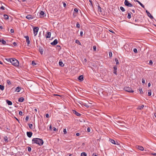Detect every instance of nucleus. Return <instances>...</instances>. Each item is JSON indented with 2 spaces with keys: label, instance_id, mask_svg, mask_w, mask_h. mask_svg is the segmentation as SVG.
Here are the masks:
<instances>
[{
  "label": "nucleus",
  "instance_id": "54",
  "mask_svg": "<svg viewBox=\"0 0 156 156\" xmlns=\"http://www.w3.org/2000/svg\"><path fill=\"white\" fill-rule=\"evenodd\" d=\"M87 131L88 132H90V129L89 127H88L87 129Z\"/></svg>",
  "mask_w": 156,
  "mask_h": 156
},
{
  "label": "nucleus",
  "instance_id": "62",
  "mask_svg": "<svg viewBox=\"0 0 156 156\" xmlns=\"http://www.w3.org/2000/svg\"><path fill=\"white\" fill-rule=\"evenodd\" d=\"M92 156H98L97 155L95 154H92Z\"/></svg>",
  "mask_w": 156,
  "mask_h": 156
},
{
  "label": "nucleus",
  "instance_id": "38",
  "mask_svg": "<svg viewBox=\"0 0 156 156\" xmlns=\"http://www.w3.org/2000/svg\"><path fill=\"white\" fill-rule=\"evenodd\" d=\"M76 43L78 44L79 45L81 44L80 43V41L77 40H76Z\"/></svg>",
  "mask_w": 156,
  "mask_h": 156
},
{
  "label": "nucleus",
  "instance_id": "43",
  "mask_svg": "<svg viewBox=\"0 0 156 156\" xmlns=\"http://www.w3.org/2000/svg\"><path fill=\"white\" fill-rule=\"evenodd\" d=\"M19 114L21 116L23 115V112L21 111H20L19 112Z\"/></svg>",
  "mask_w": 156,
  "mask_h": 156
},
{
  "label": "nucleus",
  "instance_id": "53",
  "mask_svg": "<svg viewBox=\"0 0 156 156\" xmlns=\"http://www.w3.org/2000/svg\"><path fill=\"white\" fill-rule=\"evenodd\" d=\"M29 119V117L28 116H26V117L25 120L27 121Z\"/></svg>",
  "mask_w": 156,
  "mask_h": 156
},
{
  "label": "nucleus",
  "instance_id": "58",
  "mask_svg": "<svg viewBox=\"0 0 156 156\" xmlns=\"http://www.w3.org/2000/svg\"><path fill=\"white\" fill-rule=\"evenodd\" d=\"M46 118H49V114H46Z\"/></svg>",
  "mask_w": 156,
  "mask_h": 156
},
{
  "label": "nucleus",
  "instance_id": "6",
  "mask_svg": "<svg viewBox=\"0 0 156 156\" xmlns=\"http://www.w3.org/2000/svg\"><path fill=\"white\" fill-rule=\"evenodd\" d=\"M26 17L28 20H31L34 19L35 18V16L34 15L29 14Z\"/></svg>",
  "mask_w": 156,
  "mask_h": 156
},
{
  "label": "nucleus",
  "instance_id": "14",
  "mask_svg": "<svg viewBox=\"0 0 156 156\" xmlns=\"http://www.w3.org/2000/svg\"><path fill=\"white\" fill-rule=\"evenodd\" d=\"M73 113L78 116H80L81 115V114L76 112V110H73Z\"/></svg>",
  "mask_w": 156,
  "mask_h": 156
},
{
  "label": "nucleus",
  "instance_id": "10",
  "mask_svg": "<svg viewBox=\"0 0 156 156\" xmlns=\"http://www.w3.org/2000/svg\"><path fill=\"white\" fill-rule=\"evenodd\" d=\"M113 69V73L115 74L116 75H117V66H114Z\"/></svg>",
  "mask_w": 156,
  "mask_h": 156
},
{
  "label": "nucleus",
  "instance_id": "4",
  "mask_svg": "<svg viewBox=\"0 0 156 156\" xmlns=\"http://www.w3.org/2000/svg\"><path fill=\"white\" fill-rule=\"evenodd\" d=\"M125 5L129 7H132L133 6V5L131 3H129V2L127 0H125L124 2Z\"/></svg>",
  "mask_w": 156,
  "mask_h": 156
},
{
  "label": "nucleus",
  "instance_id": "27",
  "mask_svg": "<svg viewBox=\"0 0 156 156\" xmlns=\"http://www.w3.org/2000/svg\"><path fill=\"white\" fill-rule=\"evenodd\" d=\"M4 86L0 85V89L2 90H4Z\"/></svg>",
  "mask_w": 156,
  "mask_h": 156
},
{
  "label": "nucleus",
  "instance_id": "3",
  "mask_svg": "<svg viewBox=\"0 0 156 156\" xmlns=\"http://www.w3.org/2000/svg\"><path fill=\"white\" fill-rule=\"evenodd\" d=\"M124 90L126 91L129 93H133L134 91L133 90L131 87H126L124 88Z\"/></svg>",
  "mask_w": 156,
  "mask_h": 156
},
{
  "label": "nucleus",
  "instance_id": "30",
  "mask_svg": "<svg viewBox=\"0 0 156 156\" xmlns=\"http://www.w3.org/2000/svg\"><path fill=\"white\" fill-rule=\"evenodd\" d=\"M115 62H116V64L117 65H119V63L118 61V60L117 58H115Z\"/></svg>",
  "mask_w": 156,
  "mask_h": 156
},
{
  "label": "nucleus",
  "instance_id": "24",
  "mask_svg": "<svg viewBox=\"0 0 156 156\" xmlns=\"http://www.w3.org/2000/svg\"><path fill=\"white\" fill-rule=\"evenodd\" d=\"M109 141L112 144H116L115 143V141L114 140H112V139H110Z\"/></svg>",
  "mask_w": 156,
  "mask_h": 156
},
{
  "label": "nucleus",
  "instance_id": "51",
  "mask_svg": "<svg viewBox=\"0 0 156 156\" xmlns=\"http://www.w3.org/2000/svg\"><path fill=\"white\" fill-rule=\"evenodd\" d=\"M32 64L34 66L35 65H36V64L35 63L34 61H32Z\"/></svg>",
  "mask_w": 156,
  "mask_h": 156
},
{
  "label": "nucleus",
  "instance_id": "17",
  "mask_svg": "<svg viewBox=\"0 0 156 156\" xmlns=\"http://www.w3.org/2000/svg\"><path fill=\"white\" fill-rule=\"evenodd\" d=\"M6 102L9 105H12V102L10 101L7 100H6Z\"/></svg>",
  "mask_w": 156,
  "mask_h": 156
},
{
  "label": "nucleus",
  "instance_id": "56",
  "mask_svg": "<svg viewBox=\"0 0 156 156\" xmlns=\"http://www.w3.org/2000/svg\"><path fill=\"white\" fill-rule=\"evenodd\" d=\"M83 35V32L82 31H81L80 33V35L81 37H82Z\"/></svg>",
  "mask_w": 156,
  "mask_h": 156
},
{
  "label": "nucleus",
  "instance_id": "47",
  "mask_svg": "<svg viewBox=\"0 0 156 156\" xmlns=\"http://www.w3.org/2000/svg\"><path fill=\"white\" fill-rule=\"evenodd\" d=\"M63 132L65 134H66L67 133L66 130V129H63Z\"/></svg>",
  "mask_w": 156,
  "mask_h": 156
},
{
  "label": "nucleus",
  "instance_id": "7",
  "mask_svg": "<svg viewBox=\"0 0 156 156\" xmlns=\"http://www.w3.org/2000/svg\"><path fill=\"white\" fill-rule=\"evenodd\" d=\"M39 51L41 55L43 54L44 51V47L42 46H40L39 48Z\"/></svg>",
  "mask_w": 156,
  "mask_h": 156
},
{
  "label": "nucleus",
  "instance_id": "18",
  "mask_svg": "<svg viewBox=\"0 0 156 156\" xmlns=\"http://www.w3.org/2000/svg\"><path fill=\"white\" fill-rule=\"evenodd\" d=\"M21 90L20 87H18L16 88V90L15 91L17 92H19L20 90Z\"/></svg>",
  "mask_w": 156,
  "mask_h": 156
},
{
  "label": "nucleus",
  "instance_id": "55",
  "mask_svg": "<svg viewBox=\"0 0 156 156\" xmlns=\"http://www.w3.org/2000/svg\"><path fill=\"white\" fill-rule=\"evenodd\" d=\"M142 83H145V80H144V79H142Z\"/></svg>",
  "mask_w": 156,
  "mask_h": 156
},
{
  "label": "nucleus",
  "instance_id": "11",
  "mask_svg": "<svg viewBox=\"0 0 156 156\" xmlns=\"http://www.w3.org/2000/svg\"><path fill=\"white\" fill-rule=\"evenodd\" d=\"M58 43V41L57 39H55L53 42L51 43V44L52 45H56Z\"/></svg>",
  "mask_w": 156,
  "mask_h": 156
},
{
  "label": "nucleus",
  "instance_id": "64",
  "mask_svg": "<svg viewBox=\"0 0 156 156\" xmlns=\"http://www.w3.org/2000/svg\"><path fill=\"white\" fill-rule=\"evenodd\" d=\"M49 129L50 130H51L52 129V126H51V125H50L49 126Z\"/></svg>",
  "mask_w": 156,
  "mask_h": 156
},
{
  "label": "nucleus",
  "instance_id": "42",
  "mask_svg": "<svg viewBox=\"0 0 156 156\" xmlns=\"http://www.w3.org/2000/svg\"><path fill=\"white\" fill-rule=\"evenodd\" d=\"M133 51L135 53H136L137 52V50L136 48H134L133 49Z\"/></svg>",
  "mask_w": 156,
  "mask_h": 156
},
{
  "label": "nucleus",
  "instance_id": "26",
  "mask_svg": "<svg viewBox=\"0 0 156 156\" xmlns=\"http://www.w3.org/2000/svg\"><path fill=\"white\" fill-rule=\"evenodd\" d=\"M131 12L128 13V15L127 16V18L129 19H130L131 18Z\"/></svg>",
  "mask_w": 156,
  "mask_h": 156
},
{
  "label": "nucleus",
  "instance_id": "45",
  "mask_svg": "<svg viewBox=\"0 0 156 156\" xmlns=\"http://www.w3.org/2000/svg\"><path fill=\"white\" fill-rule=\"evenodd\" d=\"M74 11L76 12V13H77L78 12V10L76 8H75L74 9Z\"/></svg>",
  "mask_w": 156,
  "mask_h": 156
},
{
  "label": "nucleus",
  "instance_id": "9",
  "mask_svg": "<svg viewBox=\"0 0 156 156\" xmlns=\"http://www.w3.org/2000/svg\"><path fill=\"white\" fill-rule=\"evenodd\" d=\"M146 12L147 13L148 16L151 19H154L153 17L151 15L150 13L147 10H146Z\"/></svg>",
  "mask_w": 156,
  "mask_h": 156
},
{
  "label": "nucleus",
  "instance_id": "39",
  "mask_svg": "<svg viewBox=\"0 0 156 156\" xmlns=\"http://www.w3.org/2000/svg\"><path fill=\"white\" fill-rule=\"evenodd\" d=\"M149 65H153V61H152V60H150V61H149Z\"/></svg>",
  "mask_w": 156,
  "mask_h": 156
},
{
  "label": "nucleus",
  "instance_id": "49",
  "mask_svg": "<svg viewBox=\"0 0 156 156\" xmlns=\"http://www.w3.org/2000/svg\"><path fill=\"white\" fill-rule=\"evenodd\" d=\"M5 59L8 62H11V58H5Z\"/></svg>",
  "mask_w": 156,
  "mask_h": 156
},
{
  "label": "nucleus",
  "instance_id": "23",
  "mask_svg": "<svg viewBox=\"0 0 156 156\" xmlns=\"http://www.w3.org/2000/svg\"><path fill=\"white\" fill-rule=\"evenodd\" d=\"M39 14H40V16H44V13L43 11H41L40 12Z\"/></svg>",
  "mask_w": 156,
  "mask_h": 156
},
{
  "label": "nucleus",
  "instance_id": "19",
  "mask_svg": "<svg viewBox=\"0 0 156 156\" xmlns=\"http://www.w3.org/2000/svg\"><path fill=\"white\" fill-rule=\"evenodd\" d=\"M138 146V147L137 148L140 150H141V151H143L144 150V147H142V146Z\"/></svg>",
  "mask_w": 156,
  "mask_h": 156
},
{
  "label": "nucleus",
  "instance_id": "63",
  "mask_svg": "<svg viewBox=\"0 0 156 156\" xmlns=\"http://www.w3.org/2000/svg\"><path fill=\"white\" fill-rule=\"evenodd\" d=\"M151 154L154 156H156V153H151Z\"/></svg>",
  "mask_w": 156,
  "mask_h": 156
},
{
  "label": "nucleus",
  "instance_id": "57",
  "mask_svg": "<svg viewBox=\"0 0 156 156\" xmlns=\"http://www.w3.org/2000/svg\"><path fill=\"white\" fill-rule=\"evenodd\" d=\"M53 129L54 131H57V129L55 127H53Z\"/></svg>",
  "mask_w": 156,
  "mask_h": 156
},
{
  "label": "nucleus",
  "instance_id": "44",
  "mask_svg": "<svg viewBox=\"0 0 156 156\" xmlns=\"http://www.w3.org/2000/svg\"><path fill=\"white\" fill-rule=\"evenodd\" d=\"M80 24L79 23L77 22V23H76V27H78V28H80Z\"/></svg>",
  "mask_w": 156,
  "mask_h": 156
},
{
  "label": "nucleus",
  "instance_id": "37",
  "mask_svg": "<svg viewBox=\"0 0 156 156\" xmlns=\"http://www.w3.org/2000/svg\"><path fill=\"white\" fill-rule=\"evenodd\" d=\"M149 91L148 92V96H150L151 94V90H149Z\"/></svg>",
  "mask_w": 156,
  "mask_h": 156
},
{
  "label": "nucleus",
  "instance_id": "32",
  "mask_svg": "<svg viewBox=\"0 0 156 156\" xmlns=\"http://www.w3.org/2000/svg\"><path fill=\"white\" fill-rule=\"evenodd\" d=\"M4 16L5 19L7 20L9 19V16L8 15H4Z\"/></svg>",
  "mask_w": 156,
  "mask_h": 156
},
{
  "label": "nucleus",
  "instance_id": "33",
  "mask_svg": "<svg viewBox=\"0 0 156 156\" xmlns=\"http://www.w3.org/2000/svg\"><path fill=\"white\" fill-rule=\"evenodd\" d=\"M120 9L122 12H124L125 11V9L122 7L121 6L120 7Z\"/></svg>",
  "mask_w": 156,
  "mask_h": 156
},
{
  "label": "nucleus",
  "instance_id": "59",
  "mask_svg": "<svg viewBox=\"0 0 156 156\" xmlns=\"http://www.w3.org/2000/svg\"><path fill=\"white\" fill-rule=\"evenodd\" d=\"M10 32L11 33H13L14 32V30L13 29H11L10 30Z\"/></svg>",
  "mask_w": 156,
  "mask_h": 156
},
{
  "label": "nucleus",
  "instance_id": "35",
  "mask_svg": "<svg viewBox=\"0 0 156 156\" xmlns=\"http://www.w3.org/2000/svg\"><path fill=\"white\" fill-rule=\"evenodd\" d=\"M4 140L5 142H8V137H7V136H5L4 137Z\"/></svg>",
  "mask_w": 156,
  "mask_h": 156
},
{
  "label": "nucleus",
  "instance_id": "29",
  "mask_svg": "<svg viewBox=\"0 0 156 156\" xmlns=\"http://www.w3.org/2000/svg\"><path fill=\"white\" fill-rule=\"evenodd\" d=\"M7 83L9 85H11L12 84V83H11L10 81L9 80H7L6 81Z\"/></svg>",
  "mask_w": 156,
  "mask_h": 156
},
{
  "label": "nucleus",
  "instance_id": "13",
  "mask_svg": "<svg viewBox=\"0 0 156 156\" xmlns=\"http://www.w3.org/2000/svg\"><path fill=\"white\" fill-rule=\"evenodd\" d=\"M51 33L50 32H47L45 35L46 38H49L50 37Z\"/></svg>",
  "mask_w": 156,
  "mask_h": 156
},
{
  "label": "nucleus",
  "instance_id": "2",
  "mask_svg": "<svg viewBox=\"0 0 156 156\" xmlns=\"http://www.w3.org/2000/svg\"><path fill=\"white\" fill-rule=\"evenodd\" d=\"M10 62L12 64L15 66L17 67L19 66V62L18 60L14 58H11Z\"/></svg>",
  "mask_w": 156,
  "mask_h": 156
},
{
  "label": "nucleus",
  "instance_id": "50",
  "mask_svg": "<svg viewBox=\"0 0 156 156\" xmlns=\"http://www.w3.org/2000/svg\"><path fill=\"white\" fill-rule=\"evenodd\" d=\"M0 9L2 10H4L5 9V7L3 6H2L0 7Z\"/></svg>",
  "mask_w": 156,
  "mask_h": 156
},
{
  "label": "nucleus",
  "instance_id": "36",
  "mask_svg": "<svg viewBox=\"0 0 156 156\" xmlns=\"http://www.w3.org/2000/svg\"><path fill=\"white\" fill-rule=\"evenodd\" d=\"M93 48L94 51H96V47L95 45L93 46Z\"/></svg>",
  "mask_w": 156,
  "mask_h": 156
},
{
  "label": "nucleus",
  "instance_id": "40",
  "mask_svg": "<svg viewBox=\"0 0 156 156\" xmlns=\"http://www.w3.org/2000/svg\"><path fill=\"white\" fill-rule=\"evenodd\" d=\"M83 105L87 108H88L89 107V106L86 103H83Z\"/></svg>",
  "mask_w": 156,
  "mask_h": 156
},
{
  "label": "nucleus",
  "instance_id": "8",
  "mask_svg": "<svg viewBox=\"0 0 156 156\" xmlns=\"http://www.w3.org/2000/svg\"><path fill=\"white\" fill-rule=\"evenodd\" d=\"M26 39V42L27 43L28 46H29V44H30V41L29 40V38L28 36H27L24 37Z\"/></svg>",
  "mask_w": 156,
  "mask_h": 156
},
{
  "label": "nucleus",
  "instance_id": "22",
  "mask_svg": "<svg viewBox=\"0 0 156 156\" xmlns=\"http://www.w3.org/2000/svg\"><path fill=\"white\" fill-rule=\"evenodd\" d=\"M0 41L1 42H2V44L4 45L6 43V41L3 39H2V40L0 39Z\"/></svg>",
  "mask_w": 156,
  "mask_h": 156
},
{
  "label": "nucleus",
  "instance_id": "46",
  "mask_svg": "<svg viewBox=\"0 0 156 156\" xmlns=\"http://www.w3.org/2000/svg\"><path fill=\"white\" fill-rule=\"evenodd\" d=\"M28 150L29 152L31 151V148L30 147H28Z\"/></svg>",
  "mask_w": 156,
  "mask_h": 156
},
{
  "label": "nucleus",
  "instance_id": "52",
  "mask_svg": "<svg viewBox=\"0 0 156 156\" xmlns=\"http://www.w3.org/2000/svg\"><path fill=\"white\" fill-rule=\"evenodd\" d=\"M139 90L141 94H143V92L142 89H140Z\"/></svg>",
  "mask_w": 156,
  "mask_h": 156
},
{
  "label": "nucleus",
  "instance_id": "61",
  "mask_svg": "<svg viewBox=\"0 0 156 156\" xmlns=\"http://www.w3.org/2000/svg\"><path fill=\"white\" fill-rule=\"evenodd\" d=\"M76 135L77 136H78L80 135V134L79 133H77L76 134Z\"/></svg>",
  "mask_w": 156,
  "mask_h": 156
},
{
  "label": "nucleus",
  "instance_id": "16",
  "mask_svg": "<svg viewBox=\"0 0 156 156\" xmlns=\"http://www.w3.org/2000/svg\"><path fill=\"white\" fill-rule=\"evenodd\" d=\"M24 98L23 97H21L19 98L18 101L19 102H22L23 101Z\"/></svg>",
  "mask_w": 156,
  "mask_h": 156
},
{
  "label": "nucleus",
  "instance_id": "41",
  "mask_svg": "<svg viewBox=\"0 0 156 156\" xmlns=\"http://www.w3.org/2000/svg\"><path fill=\"white\" fill-rule=\"evenodd\" d=\"M109 56L111 58L112 56V53L111 51H109Z\"/></svg>",
  "mask_w": 156,
  "mask_h": 156
},
{
  "label": "nucleus",
  "instance_id": "12",
  "mask_svg": "<svg viewBox=\"0 0 156 156\" xmlns=\"http://www.w3.org/2000/svg\"><path fill=\"white\" fill-rule=\"evenodd\" d=\"M27 135L28 137L30 138L32 135L33 133L31 132H27Z\"/></svg>",
  "mask_w": 156,
  "mask_h": 156
},
{
  "label": "nucleus",
  "instance_id": "25",
  "mask_svg": "<svg viewBox=\"0 0 156 156\" xmlns=\"http://www.w3.org/2000/svg\"><path fill=\"white\" fill-rule=\"evenodd\" d=\"M137 2L140 5V6L142 7H143V8H144L145 7L144 5L143 4H142L140 2L138 1Z\"/></svg>",
  "mask_w": 156,
  "mask_h": 156
},
{
  "label": "nucleus",
  "instance_id": "34",
  "mask_svg": "<svg viewBox=\"0 0 156 156\" xmlns=\"http://www.w3.org/2000/svg\"><path fill=\"white\" fill-rule=\"evenodd\" d=\"M28 125H29V127L30 128V129H33V128H32V127L33 126V125L31 124H28Z\"/></svg>",
  "mask_w": 156,
  "mask_h": 156
},
{
  "label": "nucleus",
  "instance_id": "1",
  "mask_svg": "<svg viewBox=\"0 0 156 156\" xmlns=\"http://www.w3.org/2000/svg\"><path fill=\"white\" fill-rule=\"evenodd\" d=\"M44 143L42 139L39 138H34L32 140V144H37L39 146H41Z\"/></svg>",
  "mask_w": 156,
  "mask_h": 156
},
{
  "label": "nucleus",
  "instance_id": "28",
  "mask_svg": "<svg viewBox=\"0 0 156 156\" xmlns=\"http://www.w3.org/2000/svg\"><path fill=\"white\" fill-rule=\"evenodd\" d=\"M81 156H87V154L85 152H82Z\"/></svg>",
  "mask_w": 156,
  "mask_h": 156
},
{
  "label": "nucleus",
  "instance_id": "5",
  "mask_svg": "<svg viewBox=\"0 0 156 156\" xmlns=\"http://www.w3.org/2000/svg\"><path fill=\"white\" fill-rule=\"evenodd\" d=\"M38 30L39 28L38 27H35L33 28L34 34V36L37 35Z\"/></svg>",
  "mask_w": 156,
  "mask_h": 156
},
{
  "label": "nucleus",
  "instance_id": "60",
  "mask_svg": "<svg viewBox=\"0 0 156 156\" xmlns=\"http://www.w3.org/2000/svg\"><path fill=\"white\" fill-rule=\"evenodd\" d=\"M13 45H14L15 46H16L17 45L16 43L15 42H13Z\"/></svg>",
  "mask_w": 156,
  "mask_h": 156
},
{
  "label": "nucleus",
  "instance_id": "21",
  "mask_svg": "<svg viewBox=\"0 0 156 156\" xmlns=\"http://www.w3.org/2000/svg\"><path fill=\"white\" fill-rule=\"evenodd\" d=\"M59 65L60 66L62 67L64 66V64H63L62 62V61H61L60 60L59 62Z\"/></svg>",
  "mask_w": 156,
  "mask_h": 156
},
{
  "label": "nucleus",
  "instance_id": "31",
  "mask_svg": "<svg viewBox=\"0 0 156 156\" xmlns=\"http://www.w3.org/2000/svg\"><path fill=\"white\" fill-rule=\"evenodd\" d=\"M98 11H100L101 12V8L100 7V6L99 5L98 6Z\"/></svg>",
  "mask_w": 156,
  "mask_h": 156
},
{
  "label": "nucleus",
  "instance_id": "15",
  "mask_svg": "<svg viewBox=\"0 0 156 156\" xmlns=\"http://www.w3.org/2000/svg\"><path fill=\"white\" fill-rule=\"evenodd\" d=\"M78 80L80 81H82L83 80V75L79 76L78 78Z\"/></svg>",
  "mask_w": 156,
  "mask_h": 156
},
{
  "label": "nucleus",
  "instance_id": "48",
  "mask_svg": "<svg viewBox=\"0 0 156 156\" xmlns=\"http://www.w3.org/2000/svg\"><path fill=\"white\" fill-rule=\"evenodd\" d=\"M62 3L63 4V6L64 7H66V3H65V2H62Z\"/></svg>",
  "mask_w": 156,
  "mask_h": 156
},
{
  "label": "nucleus",
  "instance_id": "20",
  "mask_svg": "<svg viewBox=\"0 0 156 156\" xmlns=\"http://www.w3.org/2000/svg\"><path fill=\"white\" fill-rule=\"evenodd\" d=\"M144 105H142L141 106H139L137 108V109H138L141 110V109H143V108H144Z\"/></svg>",
  "mask_w": 156,
  "mask_h": 156
}]
</instances>
